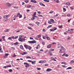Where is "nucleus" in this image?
I'll list each match as a JSON object with an SVG mask.
<instances>
[{
	"mask_svg": "<svg viewBox=\"0 0 74 74\" xmlns=\"http://www.w3.org/2000/svg\"><path fill=\"white\" fill-rule=\"evenodd\" d=\"M24 46L26 49H29V50L32 49V47H30V46L27 45H24Z\"/></svg>",
	"mask_w": 74,
	"mask_h": 74,
	"instance_id": "f257e3e1",
	"label": "nucleus"
},
{
	"mask_svg": "<svg viewBox=\"0 0 74 74\" xmlns=\"http://www.w3.org/2000/svg\"><path fill=\"white\" fill-rule=\"evenodd\" d=\"M61 48L62 49L60 50V51H59L60 53H62V52H64V51L65 50V48L62 46L61 47Z\"/></svg>",
	"mask_w": 74,
	"mask_h": 74,
	"instance_id": "f03ea898",
	"label": "nucleus"
},
{
	"mask_svg": "<svg viewBox=\"0 0 74 74\" xmlns=\"http://www.w3.org/2000/svg\"><path fill=\"white\" fill-rule=\"evenodd\" d=\"M28 42L30 44H34V43H36V42H37L36 41L34 40L32 41H28Z\"/></svg>",
	"mask_w": 74,
	"mask_h": 74,
	"instance_id": "7ed1b4c3",
	"label": "nucleus"
},
{
	"mask_svg": "<svg viewBox=\"0 0 74 74\" xmlns=\"http://www.w3.org/2000/svg\"><path fill=\"white\" fill-rule=\"evenodd\" d=\"M24 64H25V66L26 68H27V67H29V63H27V62H24Z\"/></svg>",
	"mask_w": 74,
	"mask_h": 74,
	"instance_id": "20e7f679",
	"label": "nucleus"
},
{
	"mask_svg": "<svg viewBox=\"0 0 74 74\" xmlns=\"http://www.w3.org/2000/svg\"><path fill=\"white\" fill-rule=\"evenodd\" d=\"M57 29V28L56 27H54L52 29H50V31L51 32H54L55 30H56Z\"/></svg>",
	"mask_w": 74,
	"mask_h": 74,
	"instance_id": "39448f33",
	"label": "nucleus"
},
{
	"mask_svg": "<svg viewBox=\"0 0 74 74\" xmlns=\"http://www.w3.org/2000/svg\"><path fill=\"white\" fill-rule=\"evenodd\" d=\"M30 1L31 3H33L34 4H36L37 3V1L35 0H31Z\"/></svg>",
	"mask_w": 74,
	"mask_h": 74,
	"instance_id": "423d86ee",
	"label": "nucleus"
},
{
	"mask_svg": "<svg viewBox=\"0 0 74 74\" xmlns=\"http://www.w3.org/2000/svg\"><path fill=\"white\" fill-rule=\"evenodd\" d=\"M39 4L40 5H42V6H44V7H45V5L43 4V3L41 2H39Z\"/></svg>",
	"mask_w": 74,
	"mask_h": 74,
	"instance_id": "0eeeda50",
	"label": "nucleus"
},
{
	"mask_svg": "<svg viewBox=\"0 0 74 74\" xmlns=\"http://www.w3.org/2000/svg\"><path fill=\"white\" fill-rule=\"evenodd\" d=\"M50 22H52V23H55V21H54V20L53 19H50Z\"/></svg>",
	"mask_w": 74,
	"mask_h": 74,
	"instance_id": "6e6552de",
	"label": "nucleus"
},
{
	"mask_svg": "<svg viewBox=\"0 0 74 74\" xmlns=\"http://www.w3.org/2000/svg\"><path fill=\"white\" fill-rule=\"evenodd\" d=\"M8 15H5V16H4L3 17L4 19H6L8 18Z\"/></svg>",
	"mask_w": 74,
	"mask_h": 74,
	"instance_id": "1a4fd4ad",
	"label": "nucleus"
},
{
	"mask_svg": "<svg viewBox=\"0 0 74 74\" xmlns=\"http://www.w3.org/2000/svg\"><path fill=\"white\" fill-rule=\"evenodd\" d=\"M62 56H66L67 57L68 56V55L66 53H64L62 55Z\"/></svg>",
	"mask_w": 74,
	"mask_h": 74,
	"instance_id": "9d476101",
	"label": "nucleus"
},
{
	"mask_svg": "<svg viewBox=\"0 0 74 74\" xmlns=\"http://www.w3.org/2000/svg\"><path fill=\"white\" fill-rule=\"evenodd\" d=\"M48 53L49 55H51V56L52 55V52L51 51H49Z\"/></svg>",
	"mask_w": 74,
	"mask_h": 74,
	"instance_id": "9b49d317",
	"label": "nucleus"
},
{
	"mask_svg": "<svg viewBox=\"0 0 74 74\" xmlns=\"http://www.w3.org/2000/svg\"><path fill=\"white\" fill-rule=\"evenodd\" d=\"M6 5H7L10 7V6H11V3H6Z\"/></svg>",
	"mask_w": 74,
	"mask_h": 74,
	"instance_id": "f8f14e48",
	"label": "nucleus"
},
{
	"mask_svg": "<svg viewBox=\"0 0 74 74\" xmlns=\"http://www.w3.org/2000/svg\"><path fill=\"white\" fill-rule=\"evenodd\" d=\"M51 70L52 69H51L48 68L46 70V71H47L48 72V71H51Z\"/></svg>",
	"mask_w": 74,
	"mask_h": 74,
	"instance_id": "ddd939ff",
	"label": "nucleus"
},
{
	"mask_svg": "<svg viewBox=\"0 0 74 74\" xmlns=\"http://www.w3.org/2000/svg\"><path fill=\"white\" fill-rule=\"evenodd\" d=\"M20 47V48H21L22 50H24V48H23V47L22 45H21Z\"/></svg>",
	"mask_w": 74,
	"mask_h": 74,
	"instance_id": "4468645a",
	"label": "nucleus"
},
{
	"mask_svg": "<svg viewBox=\"0 0 74 74\" xmlns=\"http://www.w3.org/2000/svg\"><path fill=\"white\" fill-rule=\"evenodd\" d=\"M66 4L67 5H71V4H70V3L69 2H66Z\"/></svg>",
	"mask_w": 74,
	"mask_h": 74,
	"instance_id": "2eb2a0df",
	"label": "nucleus"
},
{
	"mask_svg": "<svg viewBox=\"0 0 74 74\" xmlns=\"http://www.w3.org/2000/svg\"><path fill=\"white\" fill-rule=\"evenodd\" d=\"M51 44H49L48 45L47 48H51Z\"/></svg>",
	"mask_w": 74,
	"mask_h": 74,
	"instance_id": "dca6fc26",
	"label": "nucleus"
},
{
	"mask_svg": "<svg viewBox=\"0 0 74 74\" xmlns=\"http://www.w3.org/2000/svg\"><path fill=\"white\" fill-rule=\"evenodd\" d=\"M18 40L19 41H21V42H22V38H19Z\"/></svg>",
	"mask_w": 74,
	"mask_h": 74,
	"instance_id": "f3484780",
	"label": "nucleus"
},
{
	"mask_svg": "<svg viewBox=\"0 0 74 74\" xmlns=\"http://www.w3.org/2000/svg\"><path fill=\"white\" fill-rule=\"evenodd\" d=\"M38 38H40V37H41V35H38L36 36L37 38H38Z\"/></svg>",
	"mask_w": 74,
	"mask_h": 74,
	"instance_id": "a211bd4d",
	"label": "nucleus"
},
{
	"mask_svg": "<svg viewBox=\"0 0 74 74\" xmlns=\"http://www.w3.org/2000/svg\"><path fill=\"white\" fill-rule=\"evenodd\" d=\"M31 7H32V6L31 5H28L27 6V8H31Z\"/></svg>",
	"mask_w": 74,
	"mask_h": 74,
	"instance_id": "6ab92c4d",
	"label": "nucleus"
},
{
	"mask_svg": "<svg viewBox=\"0 0 74 74\" xmlns=\"http://www.w3.org/2000/svg\"><path fill=\"white\" fill-rule=\"evenodd\" d=\"M72 69V68L71 67H68V68H66V70H69V69Z\"/></svg>",
	"mask_w": 74,
	"mask_h": 74,
	"instance_id": "aec40b11",
	"label": "nucleus"
},
{
	"mask_svg": "<svg viewBox=\"0 0 74 74\" xmlns=\"http://www.w3.org/2000/svg\"><path fill=\"white\" fill-rule=\"evenodd\" d=\"M39 63H43V62H42V60H41L39 62Z\"/></svg>",
	"mask_w": 74,
	"mask_h": 74,
	"instance_id": "412c9836",
	"label": "nucleus"
},
{
	"mask_svg": "<svg viewBox=\"0 0 74 74\" xmlns=\"http://www.w3.org/2000/svg\"><path fill=\"white\" fill-rule=\"evenodd\" d=\"M46 38H47V40H50V38H49V37L48 36L46 37Z\"/></svg>",
	"mask_w": 74,
	"mask_h": 74,
	"instance_id": "4be33fe9",
	"label": "nucleus"
},
{
	"mask_svg": "<svg viewBox=\"0 0 74 74\" xmlns=\"http://www.w3.org/2000/svg\"><path fill=\"white\" fill-rule=\"evenodd\" d=\"M66 9L65 8H63V12H66Z\"/></svg>",
	"mask_w": 74,
	"mask_h": 74,
	"instance_id": "5701e85b",
	"label": "nucleus"
},
{
	"mask_svg": "<svg viewBox=\"0 0 74 74\" xmlns=\"http://www.w3.org/2000/svg\"><path fill=\"white\" fill-rule=\"evenodd\" d=\"M18 42H16L15 43H14V45H18Z\"/></svg>",
	"mask_w": 74,
	"mask_h": 74,
	"instance_id": "b1692460",
	"label": "nucleus"
},
{
	"mask_svg": "<svg viewBox=\"0 0 74 74\" xmlns=\"http://www.w3.org/2000/svg\"><path fill=\"white\" fill-rule=\"evenodd\" d=\"M62 27H63V25H61L60 26H58V27L60 29H62Z\"/></svg>",
	"mask_w": 74,
	"mask_h": 74,
	"instance_id": "393cba45",
	"label": "nucleus"
},
{
	"mask_svg": "<svg viewBox=\"0 0 74 74\" xmlns=\"http://www.w3.org/2000/svg\"><path fill=\"white\" fill-rule=\"evenodd\" d=\"M9 29H7L5 30V32H9Z\"/></svg>",
	"mask_w": 74,
	"mask_h": 74,
	"instance_id": "a878e982",
	"label": "nucleus"
},
{
	"mask_svg": "<svg viewBox=\"0 0 74 74\" xmlns=\"http://www.w3.org/2000/svg\"><path fill=\"white\" fill-rule=\"evenodd\" d=\"M27 59H31V57L29 56H27L26 57Z\"/></svg>",
	"mask_w": 74,
	"mask_h": 74,
	"instance_id": "bb28decb",
	"label": "nucleus"
},
{
	"mask_svg": "<svg viewBox=\"0 0 74 74\" xmlns=\"http://www.w3.org/2000/svg\"><path fill=\"white\" fill-rule=\"evenodd\" d=\"M43 62V63H47V61L45 60H42Z\"/></svg>",
	"mask_w": 74,
	"mask_h": 74,
	"instance_id": "cd10ccee",
	"label": "nucleus"
},
{
	"mask_svg": "<svg viewBox=\"0 0 74 74\" xmlns=\"http://www.w3.org/2000/svg\"><path fill=\"white\" fill-rule=\"evenodd\" d=\"M7 67H11L12 66L11 65L6 66Z\"/></svg>",
	"mask_w": 74,
	"mask_h": 74,
	"instance_id": "c85d7f7f",
	"label": "nucleus"
},
{
	"mask_svg": "<svg viewBox=\"0 0 74 74\" xmlns=\"http://www.w3.org/2000/svg\"><path fill=\"white\" fill-rule=\"evenodd\" d=\"M45 2H49V0H43Z\"/></svg>",
	"mask_w": 74,
	"mask_h": 74,
	"instance_id": "c756f323",
	"label": "nucleus"
},
{
	"mask_svg": "<svg viewBox=\"0 0 74 74\" xmlns=\"http://www.w3.org/2000/svg\"><path fill=\"white\" fill-rule=\"evenodd\" d=\"M28 29H30V30H32V28L30 27H27Z\"/></svg>",
	"mask_w": 74,
	"mask_h": 74,
	"instance_id": "7c9ffc66",
	"label": "nucleus"
},
{
	"mask_svg": "<svg viewBox=\"0 0 74 74\" xmlns=\"http://www.w3.org/2000/svg\"><path fill=\"white\" fill-rule=\"evenodd\" d=\"M70 63H72L73 64V63H74V61L72 60L70 61Z\"/></svg>",
	"mask_w": 74,
	"mask_h": 74,
	"instance_id": "2f4dec72",
	"label": "nucleus"
},
{
	"mask_svg": "<svg viewBox=\"0 0 74 74\" xmlns=\"http://www.w3.org/2000/svg\"><path fill=\"white\" fill-rule=\"evenodd\" d=\"M9 72H10V73H11V72H12V69H9Z\"/></svg>",
	"mask_w": 74,
	"mask_h": 74,
	"instance_id": "473e14b6",
	"label": "nucleus"
},
{
	"mask_svg": "<svg viewBox=\"0 0 74 74\" xmlns=\"http://www.w3.org/2000/svg\"><path fill=\"white\" fill-rule=\"evenodd\" d=\"M26 3H27L29 2V1L28 0H25L24 1Z\"/></svg>",
	"mask_w": 74,
	"mask_h": 74,
	"instance_id": "72a5a7b5",
	"label": "nucleus"
},
{
	"mask_svg": "<svg viewBox=\"0 0 74 74\" xmlns=\"http://www.w3.org/2000/svg\"><path fill=\"white\" fill-rule=\"evenodd\" d=\"M67 16H68V17H70V14H69L67 15Z\"/></svg>",
	"mask_w": 74,
	"mask_h": 74,
	"instance_id": "f704fd0d",
	"label": "nucleus"
},
{
	"mask_svg": "<svg viewBox=\"0 0 74 74\" xmlns=\"http://www.w3.org/2000/svg\"><path fill=\"white\" fill-rule=\"evenodd\" d=\"M23 53H24V55H27V53L26 52H23Z\"/></svg>",
	"mask_w": 74,
	"mask_h": 74,
	"instance_id": "c9c22d12",
	"label": "nucleus"
},
{
	"mask_svg": "<svg viewBox=\"0 0 74 74\" xmlns=\"http://www.w3.org/2000/svg\"><path fill=\"white\" fill-rule=\"evenodd\" d=\"M5 56H8L9 55V54L8 53H5Z\"/></svg>",
	"mask_w": 74,
	"mask_h": 74,
	"instance_id": "e433bc0d",
	"label": "nucleus"
},
{
	"mask_svg": "<svg viewBox=\"0 0 74 74\" xmlns=\"http://www.w3.org/2000/svg\"><path fill=\"white\" fill-rule=\"evenodd\" d=\"M32 63V64H34V63H35V61H33L31 62Z\"/></svg>",
	"mask_w": 74,
	"mask_h": 74,
	"instance_id": "4c0bfd02",
	"label": "nucleus"
},
{
	"mask_svg": "<svg viewBox=\"0 0 74 74\" xmlns=\"http://www.w3.org/2000/svg\"><path fill=\"white\" fill-rule=\"evenodd\" d=\"M37 70H41V68H37Z\"/></svg>",
	"mask_w": 74,
	"mask_h": 74,
	"instance_id": "58836bf2",
	"label": "nucleus"
},
{
	"mask_svg": "<svg viewBox=\"0 0 74 74\" xmlns=\"http://www.w3.org/2000/svg\"><path fill=\"white\" fill-rule=\"evenodd\" d=\"M56 3H60V1H59V0H58L57 1H56Z\"/></svg>",
	"mask_w": 74,
	"mask_h": 74,
	"instance_id": "ea45409f",
	"label": "nucleus"
},
{
	"mask_svg": "<svg viewBox=\"0 0 74 74\" xmlns=\"http://www.w3.org/2000/svg\"><path fill=\"white\" fill-rule=\"evenodd\" d=\"M20 16H19V18H22V15H20Z\"/></svg>",
	"mask_w": 74,
	"mask_h": 74,
	"instance_id": "a19ab883",
	"label": "nucleus"
},
{
	"mask_svg": "<svg viewBox=\"0 0 74 74\" xmlns=\"http://www.w3.org/2000/svg\"><path fill=\"white\" fill-rule=\"evenodd\" d=\"M48 23H49V24H51V21H48Z\"/></svg>",
	"mask_w": 74,
	"mask_h": 74,
	"instance_id": "79ce46f5",
	"label": "nucleus"
},
{
	"mask_svg": "<svg viewBox=\"0 0 74 74\" xmlns=\"http://www.w3.org/2000/svg\"><path fill=\"white\" fill-rule=\"evenodd\" d=\"M22 41H25L26 40V39L22 38Z\"/></svg>",
	"mask_w": 74,
	"mask_h": 74,
	"instance_id": "37998d69",
	"label": "nucleus"
},
{
	"mask_svg": "<svg viewBox=\"0 0 74 74\" xmlns=\"http://www.w3.org/2000/svg\"><path fill=\"white\" fill-rule=\"evenodd\" d=\"M38 16H39V17H42V15H38Z\"/></svg>",
	"mask_w": 74,
	"mask_h": 74,
	"instance_id": "c03bdc74",
	"label": "nucleus"
},
{
	"mask_svg": "<svg viewBox=\"0 0 74 74\" xmlns=\"http://www.w3.org/2000/svg\"><path fill=\"white\" fill-rule=\"evenodd\" d=\"M36 15V12H35L34 14H33V16H34Z\"/></svg>",
	"mask_w": 74,
	"mask_h": 74,
	"instance_id": "a18cd8bd",
	"label": "nucleus"
},
{
	"mask_svg": "<svg viewBox=\"0 0 74 74\" xmlns=\"http://www.w3.org/2000/svg\"><path fill=\"white\" fill-rule=\"evenodd\" d=\"M45 66H48V64H45Z\"/></svg>",
	"mask_w": 74,
	"mask_h": 74,
	"instance_id": "49530a36",
	"label": "nucleus"
},
{
	"mask_svg": "<svg viewBox=\"0 0 74 74\" xmlns=\"http://www.w3.org/2000/svg\"><path fill=\"white\" fill-rule=\"evenodd\" d=\"M53 11H51L50 12H49V13H50V14H52V13H53Z\"/></svg>",
	"mask_w": 74,
	"mask_h": 74,
	"instance_id": "de8ad7c7",
	"label": "nucleus"
},
{
	"mask_svg": "<svg viewBox=\"0 0 74 74\" xmlns=\"http://www.w3.org/2000/svg\"><path fill=\"white\" fill-rule=\"evenodd\" d=\"M36 24H37V25H39V22H36Z\"/></svg>",
	"mask_w": 74,
	"mask_h": 74,
	"instance_id": "09e8293b",
	"label": "nucleus"
},
{
	"mask_svg": "<svg viewBox=\"0 0 74 74\" xmlns=\"http://www.w3.org/2000/svg\"><path fill=\"white\" fill-rule=\"evenodd\" d=\"M42 43L43 45H45V42H42Z\"/></svg>",
	"mask_w": 74,
	"mask_h": 74,
	"instance_id": "8fccbe9b",
	"label": "nucleus"
},
{
	"mask_svg": "<svg viewBox=\"0 0 74 74\" xmlns=\"http://www.w3.org/2000/svg\"><path fill=\"white\" fill-rule=\"evenodd\" d=\"M8 40H11L12 39V38L11 37H9L8 38Z\"/></svg>",
	"mask_w": 74,
	"mask_h": 74,
	"instance_id": "3c124183",
	"label": "nucleus"
},
{
	"mask_svg": "<svg viewBox=\"0 0 74 74\" xmlns=\"http://www.w3.org/2000/svg\"><path fill=\"white\" fill-rule=\"evenodd\" d=\"M11 48H12V49H14V50L15 49V48H14L13 47H11Z\"/></svg>",
	"mask_w": 74,
	"mask_h": 74,
	"instance_id": "603ef678",
	"label": "nucleus"
},
{
	"mask_svg": "<svg viewBox=\"0 0 74 74\" xmlns=\"http://www.w3.org/2000/svg\"><path fill=\"white\" fill-rule=\"evenodd\" d=\"M62 64H66V62H61Z\"/></svg>",
	"mask_w": 74,
	"mask_h": 74,
	"instance_id": "864d4df0",
	"label": "nucleus"
},
{
	"mask_svg": "<svg viewBox=\"0 0 74 74\" xmlns=\"http://www.w3.org/2000/svg\"><path fill=\"white\" fill-rule=\"evenodd\" d=\"M22 5H25V3H24V2H22Z\"/></svg>",
	"mask_w": 74,
	"mask_h": 74,
	"instance_id": "5fc2aeb1",
	"label": "nucleus"
},
{
	"mask_svg": "<svg viewBox=\"0 0 74 74\" xmlns=\"http://www.w3.org/2000/svg\"><path fill=\"white\" fill-rule=\"evenodd\" d=\"M29 39H30V40H33L34 39L33 38H32L31 37H30Z\"/></svg>",
	"mask_w": 74,
	"mask_h": 74,
	"instance_id": "6e6d98bb",
	"label": "nucleus"
},
{
	"mask_svg": "<svg viewBox=\"0 0 74 74\" xmlns=\"http://www.w3.org/2000/svg\"><path fill=\"white\" fill-rule=\"evenodd\" d=\"M17 15L18 16V15H20V13H18L17 14Z\"/></svg>",
	"mask_w": 74,
	"mask_h": 74,
	"instance_id": "4d7b16f0",
	"label": "nucleus"
},
{
	"mask_svg": "<svg viewBox=\"0 0 74 74\" xmlns=\"http://www.w3.org/2000/svg\"><path fill=\"white\" fill-rule=\"evenodd\" d=\"M13 62H14V61H13V60H12V61H11V64H12V63H13Z\"/></svg>",
	"mask_w": 74,
	"mask_h": 74,
	"instance_id": "13d9d810",
	"label": "nucleus"
},
{
	"mask_svg": "<svg viewBox=\"0 0 74 74\" xmlns=\"http://www.w3.org/2000/svg\"><path fill=\"white\" fill-rule=\"evenodd\" d=\"M38 13L39 14H41V12L40 11H38Z\"/></svg>",
	"mask_w": 74,
	"mask_h": 74,
	"instance_id": "bf43d9fd",
	"label": "nucleus"
},
{
	"mask_svg": "<svg viewBox=\"0 0 74 74\" xmlns=\"http://www.w3.org/2000/svg\"><path fill=\"white\" fill-rule=\"evenodd\" d=\"M5 36H3L2 37V39H3V38H5Z\"/></svg>",
	"mask_w": 74,
	"mask_h": 74,
	"instance_id": "052dcab7",
	"label": "nucleus"
},
{
	"mask_svg": "<svg viewBox=\"0 0 74 74\" xmlns=\"http://www.w3.org/2000/svg\"><path fill=\"white\" fill-rule=\"evenodd\" d=\"M51 49V51H54V49Z\"/></svg>",
	"mask_w": 74,
	"mask_h": 74,
	"instance_id": "680f3d73",
	"label": "nucleus"
},
{
	"mask_svg": "<svg viewBox=\"0 0 74 74\" xmlns=\"http://www.w3.org/2000/svg\"><path fill=\"white\" fill-rule=\"evenodd\" d=\"M52 44H56V42H52Z\"/></svg>",
	"mask_w": 74,
	"mask_h": 74,
	"instance_id": "e2e57ef3",
	"label": "nucleus"
},
{
	"mask_svg": "<svg viewBox=\"0 0 74 74\" xmlns=\"http://www.w3.org/2000/svg\"><path fill=\"white\" fill-rule=\"evenodd\" d=\"M3 68H5V69H7V66H3Z\"/></svg>",
	"mask_w": 74,
	"mask_h": 74,
	"instance_id": "0e129e2a",
	"label": "nucleus"
},
{
	"mask_svg": "<svg viewBox=\"0 0 74 74\" xmlns=\"http://www.w3.org/2000/svg\"><path fill=\"white\" fill-rule=\"evenodd\" d=\"M42 37H43V39H45V38L44 37V36H43Z\"/></svg>",
	"mask_w": 74,
	"mask_h": 74,
	"instance_id": "69168bd1",
	"label": "nucleus"
},
{
	"mask_svg": "<svg viewBox=\"0 0 74 74\" xmlns=\"http://www.w3.org/2000/svg\"><path fill=\"white\" fill-rule=\"evenodd\" d=\"M36 49H38V46L37 47H36Z\"/></svg>",
	"mask_w": 74,
	"mask_h": 74,
	"instance_id": "338daca9",
	"label": "nucleus"
},
{
	"mask_svg": "<svg viewBox=\"0 0 74 74\" xmlns=\"http://www.w3.org/2000/svg\"><path fill=\"white\" fill-rule=\"evenodd\" d=\"M72 25H73V26H74V21H73L72 23Z\"/></svg>",
	"mask_w": 74,
	"mask_h": 74,
	"instance_id": "774afa93",
	"label": "nucleus"
}]
</instances>
